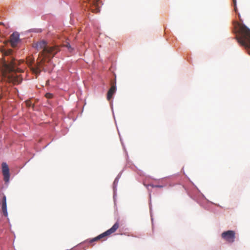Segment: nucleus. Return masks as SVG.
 <instances>
[{
    "instance_id": "nucleus-3",
    "label": "nucleus",
    "mask_w": 250,
    "mask_h": 250,
    "mask_svg": "<svg viewBox=\"0 0 250 250\" xmlns=\"http://www.w3.org/2000/svg\"><path fill=\"white\" fill-rule=\"evenodd\" d=\"M238 36L236 37L238 42L242 45L250 48V30L243 24H238Z\"/></svg>"
},
{
    "instance_id": "nucleus-17",
    "label": "nucleus",
    "mask_w": 250,
    "mask_h": 250,
    "mask_svg": "<svg viewBox=\"0 0 250 250\" xmlns=\"http://www.w3.org/2000/svg\"><path fill=\"white\" fill-rule=\"evenodd\" d=\"M155 187H157V188H162L163 186H159V185H157V186H156Z\"/></svg>"
},
{
    "instance_id": "nucleus-7",
    "label": "nucleus",
    "mask_w": 250,
    "mask_h": 250,
    "mask_svg": "<svg viewBox=\"0 0 250 250\" xmlns=\"http://www.w3.org/2000/svg\"><path fill=\"white\" fill-rule=\"evenodd\" d=\"M115 80L116 79H114L110 81V84L111 86L107 93V100L108 101L111 100L116 91V82Z\"/></svg>"
},
{
    "instance_id": "nucleus-14",
    "label": "nucleus",
    "mask_w": 250,
    "mask_h": 250,
    "mask_svg": "<svg viewBox=\"0 0 250 250\" xmlns=\"http://www.w3.org/2000/svg\"><path fill=\"white\" fill-rule=\"evenodd\" d=\"M25 104L27 107H29L32 105V103L30 100H28L26 101Z\"/></svg>"
},
{
    "instance_id": "nucleus-9",
    "label": "nucleus",
    "mask_w": 250,
    "mask_h": 250,
    "mask_svg": "<svg viewBox=\"0 0 250 250\" xmlns=\"http://www.w3.org/2000/svg\"><path fill=\"white\" fill-rule=\"evenodd\" d=\"M19 41V34L18 33L14 32L10 36V44L13 47H16Z\"/></svg>"
},
{
    "instance_id": "nucleus-8",
    "label": "nucleus",
    "mask_w": 250,
    "mask_h": 250,
    "mask_svg": "<svg viewBox=\"0 0 250 250\" xmlns=\"http://www.w3.org/2000/svg\"><path fill=\"white\" fill-rule=\"evenodd\" d=\"M2 171L4 177V180L8 182L9 180L10 174L9 169L8 165L5 163H2L1 165Z\"/></svg>"
},
{
    "instance_id": "nucleus-10",
    "label": "nucleus",
    "mask_w": 250,
    "mask_h": 250,
    "mask_svg": "<svg viewBox=\"0 0 250 250\" xmlns=\"http://www.w3.org/2000/svg\"><path fill=\"white\" fill-rule=\"evenodd\" d=\"M1 209L2 212L5 216H7L8 213L7 211V204H6V197L5 195L2 197V201L1 202Z\"/></svg>"
},
{
    "instance_id": "nucleus-15",
    "label": "nucleus",
    "mask_w": 250,
    "mask_h": 250,
    "mask_svg": "<svg viewBox=\"0 0 250 250\" xmlns=\"http://www.w3.org/2000/svg\"><path fill=\"white\" fill-rule=\"evenodd\" d=\"M233 0V2L234 4V10L235 12H236L237 11L236 0Z\"/></svg>"
},
{
    "instance_id": "nucleus-13",
    "label": "nucleus",
    "mask_w": 250,
    "mask_h": 250,
    "mask_svg": "<svg viewBox=\"0 0 250 250\" xmlns=\"http://www.w3.org/2000/svg\"><path fill=\"white\" fill-rule=\"evenodd\" d=\"M53 94L50 93H47L45 95V97L47 99H52L53 98Z\"/></svg>"
},
{
    "instance_id": "nucleus-16",
    "label": "nucleus",
    "mask_w": 250,
    "mask_h": 250,
    "mask_svg": "<svg viewBox=\"0 0 250 250\" xmlns=\"http://www.w3.org/2000/svg\"><path fill=\"white\" fill-rule=\"evenodd\" d=\"M66 47H67L68 49L71 48V46L68 42H66V43L64 45Z\"/></svg>"
},
{
    "instance_id": "nucleus-1",
    "label": "nucleus",
    "mask_w": 250,
    "mask_h": 250,
    "mask_svg": "<svg viewBox=\"0 0 250 250\" xmlns=\"http://www.w3.org/2000/svg\"><path fill=\"white\" fill-rule=\"evenodd\" d=\"M35 47L39 50L42 49L39 55L37 60V64L35 66H32V62L28 61V66L30 68L32 72L34 73L36 77L41 72V68L45 62H49L51 59L57 54L59 51L58 47L48 46L46 42L42 41L35 44Z\"/></svg>"
},
{
    "instance_id": "nucleus-12",
    "label": "nucleus",
    "mask_w": 250,
    "mask_h": 250,
    "mask_svg": "<svg viewBox=\"0 0 250 250\" xmlns=\"http://www.w3.org/2000/svg\"><path fill=\"white\" fill-rule=\"evenodd\" d=\"M22 78L23 77V76L22 75H17L14 76L13 75H12L11 76H7V78L10 79V78Z\"/></svg>"
},
{
    "instance_id": "nucleus-18",
    "label": "nucleus",
    "mask_w": 250,
    "mask_h": 250,
    "mask_svg": "<svg viewBox=\"0 0 250 250\" xmlns=\"http://www.w3.org/2000/svg\"><path fill=\"white\" fill-rule=\"evenodd\" d=\"M48 83H49V80H48V81H46V85H48Z\"/></svg>"
},
{
    "instance_id": "nucleus-2",
    "label": "nucleus",
    "mask_w": 250,
    "mask_h": 250,
    "mask_svg": "<svg viewBox=\"0 0 250 250\" xmlns=\"http://www.w3.org/2000/svg\"><path fill=\"white\" fill-rule=\"evenodd\" d=\"M3 57L0 62V71L3 76L10 73H16L17 71L22 72L21 70L16 69L17 62L13 56L12 49H2L1 50Z\"/></svg>"
},
{
    "instance_id": "nucleus-4",
    "label": "nucleus",
    "mask_w": 250,
    "mask_h": 250,
    "mask_svg": "<svg viewBox=\"0 0 250 250\" xmlns=\"http://www.w3.org/2000/svg\"><path fill=\"white\" fill-rule=\"evenodd\" d=\"M119 227V223L117 222L114 225L109 229L104 232V233L99 235L97 237L88 240L89 243H92L94 242L100 240L106 236H109L112 233L115 232Z\"/></svg>"
},
{
    "instance_id": "nucleus-5",
    "label": "nucleus",
    "mask_w": 250,
    "mask_h": 250,
    "mask_svg": "<svg viewBox=\"0 0 250 250\" xmlns=\"http://www.w3.org/2000/svg\"><path fill=\"white\" fill-rule=\"evenodd\" d=\"M222 238L228 243H232L235 238V232L233 230H228L223 232L221 234Z\"/></svg>"
},
{
    "instance_id": "nucleus-11",
    "label": "nucleus",
    "mask_w": 250,
    "mask_h": 250,
    "mask_svg": "<svg viewBox=\"0 0 250 250\" xmlns=\"http://www.w3.org/2000/svg\"><path fill=\"white\" fill-rule=\"evenodd\" d=\"M9 83H12L14 84H19L22 79H7Z\"/></svg>"
},
{
    "instance_id": "nucleus-6",
    "label": "nucleus",
    "mask_w": 250,
    "mask_h": 250,
    "mask_svg": "<svg viewBox=\"0 0 250 250\" xmlns=\"http://www.w3.org/2000/svg\"><path fill=\"white\" fill-rule=\"evenodd\" d=\"M88 3L86 4L87 7H89L91 8L92 12L98 13L100 12L99 4L100 0H87Z\"/></svg>"
}]
</instances>
